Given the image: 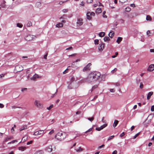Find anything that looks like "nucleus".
Returning <instances> with one entry per match:
<instances>
[{
	"mask_svg": "<svg viewBox=\"0 0 154 154\" xmlns=\"http://www.w3.org/2000/svg\"><path fill=\"white\" fill-rule=\"evenodd\" d=\"M103 75L101 73L97 71H94L90 73L87 78V80L89 81H101Z\"/></svg>",
	"mask_w": 154,
	"mask_h": 154,
	"instance_id": "nucleus-1",
	"label": "nucleus"
},
{
	"mask_svg": "<svg viewBox=\"0 0 154 154\" xmlns=\"http://www.w3.org/2000/svg\"><path fill=\"white\" fill-rule=\"evenodd\" d=\"M66 136V133L60 131L58 132L55 136V138L59 140H63L65 138Z\"/></svg>",
	"mask_w": 154,
	"mask_h": 154,
	"instance_id": "nucleus-2",
	"label": "nucleus"
},
{
	"mask_svg": "<svg viewBox=\"0 0 154 154\" xmlns=\"http://www.w3.org/2000/svg\"><path fill=\"white\" fill-rule=\"evenodd\" d=\"M35 37L34 36L31 35H29L25 37V39L27 41H30L35 39Z\"/></svg>",
	"mask_w": 154,
	"mask_h": 154,
	"instance_id": "nucleus-3",
	"label": "nucleus"
},
{
	"mask_svg": "<svg viewBox=\"0 0 154 154\" xmlns=\"http://www.w3.org/2000/svg\"><path fill=\"white\" fill-rule=\"evenodd\" d=\"M34 104L37 107L39 108H42L43 107V105L40 103L39 101L37 100H35Z\"/></svg>",
	"mask_w": 154,
	"mask_h": 154,
	"instance_id": "nucleus-4",
	"label": "nucleus"
},
{
	"mask_svg": "<svg viewBox=\"0 0 154 154\" xmlns=\"http://www.w3.org/2000/svg\"><path fill=\"white\" fill-rule=\"evenodd\" d=\"M44 130H39L35 132L33 134V135L35 136H38L41 135H42L44 134Z\"/></svg>",
	"mask_w": 154,
	"mask_h": 154,
	"instance_id": "nucleus-5",
	"label": "nucleus"
},
{
	"mask_svg": "<svg viewBox=\"0 0 154 154\" xmlns=\"http://www.w3.org/2000/svg\"><path fill=\"white\" fill-rule=\"evenodd\" d=\"M91 64V63H89L87 66H86L83 69V71L85 72L88 70H90V66Z\"/></svg>",
	"mask_w": 154,
	"mask_h": 154,
	"instance_id": "nucleus-6",
	"label": "nucleus"
},
{
	"mask_svg": "<svg viewBox=\"0 0 154 154\" xmlns=\"http://www.w3.org/2000/svg\"><path fill=\"white\" fill-rule=\"evenodd\" d=\"M107 125V124H105L101 126L100 127L96 128V130L97 131H100L106 127Z\"/></svg>",
	"mask_w": 154,
	"mask_h": 154,
	"instance_id": "nucleus-7",
	"label": "nucleus"
},
{
	"mask_svg": "<svg viewBox=\"0 0 154 154\" xmlns=\"http://www.w3.org/2000/svg\"><path fill=\"white\" fill-rule=\"evenodd\" d=\"M13 139V137L12 136H9L6 137L3 142V143H4L5 142L8 141L11 139Z\"/></svg>",
	"mask_w": 154,
	"mask_h": 154,
	"instance_id": "nucleus-8",
	"label": "nucleus"
},
{
	"mask_svg": "<svg viewBox=\"0 0 154 154\" xmlns=\"http://www.w3.org/2000/svg\"><path fill=\"white\" fill-rule=\"evenodd\" d=\"M77 24L78 26H82L83 24L82 19L80 18L78 19L77 22Z\"/></svg>",
	"mask_w": 154,
	"mask_h": 154,
	"instance_id": "nucleus-9",
	"label": "nucleus"
},
{
	"mask_svg": "<svg viewBox=\"0 0 154 154\" xmlns=\"http://www.w3.org/2000/svg\"><path fill=\"white\" fill-rule=\"evenodd\" d=\"M104 48V44L103 43L100 44L99 47V50L100 51H102Z\"/></svg>",
	"mask_w": 154,
	"mask_h": 154,
	"instance_id": "nucleus-10",
	"label": "nucleus"
},
{
	"mask_svg": "<svg viewBox=\"0 0 154 154\" xmlns=\"http://www.w3.org/2000/svg\"><path fill=\"white\" fill-rule=\"evenodd\" d=\"M154 70V65L151 64L149 66L147 70L149 71H152Z\"/></svg>",
	"mask_w": 154,
	"mask_h": 154,
	"instance_id": "nucleus-11",
	"label": "nucleus"
},
{
	"mask_svg": "<svg viewBox=\"0 0 154 154\" xmlns=\"http://www.w3.org/2000/svg\"><path fill=\"white\" fill-rule=\"evenodd\" d=\"M153 93L152 91H151V92H149L148 93V94L147 95V99L148 100L150 99L151 97V96L152 95H153Z\"/></svg>",
	"mask_w": 154,
	"mask_h": 154,
	"instance_id": "nucleus-12",
	"label": "nucleus"
},
{
	"mask_svg": "<svg viewBox=\"0 0 154 154\" xmlns=\"http://www.w3.org/2000/svg\"><path fill=\"white\" fill-rule=\"evenodd\" d=\"M47 150L48 152H51L52 151V149L51 146H50L47 148Z\"/></svg>",
	"mask_w": 154,
	"mask_h": 154,
	"instance_id": "nucleus-13",
	"label": "nucleus"
},
{
	"mask_svg": "<svg viewBox=\"0 0 154 154\" xmlns=\"http://www.w3.org/2000/svg\"><path fill=\"white\" fill-rule=\"evenodd\" d=\"M87 19L89 20H90L91 19V15L90 12H88L87 14Z\"/></svg>",
	"mask_w": 154,
	"mask_h": 154,
	"instance_id": "nucleus-14",
	"label": "nucleus"
},
{
	"mask_svg": "<svg viewBox=\"0 0 154 154\" xmlns=\"http://www.w3.org/2000/svg\"><path fill=\"white\" fill-rule=\"evenodd\" d=\"M119 121L117 120H115L113 124V126L115 128L119 123Z\"/></svg>",
	"mask_w": 154,
	"mask_h": 154,
	"instance_id": "nucleus-15",
	"label": "nucleus"
},
{
	"mask_svg": "<svg viewBox=\"0 0 154 154\" xmlns=\"http://www.w3.org/2000/svg\"><path fill=\"white\" fill-rule=\"evenodd\" d=\"M38 78V74H35L31 78V79L32 80H35V79L36 78Z\"/></svg>",
	"mask_w": 154,
	"mask_h": 154,
	"instance_id": "nucleus-16",
	"label": "nucleus"
},
{
	"mask_svg": "<svg viewBox=\"0 0 154 154\" xmlns=\"http://www.w3.org/2000/svg\"><path fill=\"white\" fill-rule=\"evenodd\" d=\"M122 38L121 37H118L116 40V42L118 44H119L121 42L122 40Z\"/></svg>",
	"mask_w": 154,
	"mask_h": 154,
	"instance_id": "nucleus-17",
	"label": "nucleus"
},
{
	"mask_svg": "<svg viewBox=\"0 0 154 154\" xmlns=\"http://www.w3.org/2000/svg\"><path fill=\"white\" fill-rule=\"evenodd\" d=\"M63 24L62 23H59L56 25V26L57 27H63Z\"/></svg>",
	"mask_w": 154,
	"mask_h": 154,
	"instance_id": "nucleus-18",
	"label": "nucleus"
},
{
	"mask_svg": "<svg viewBox=\"0 0 154 154\" xmlns=\"http://www.w3.org/2000/svg\"><path fill=\"white\" fill-rule=\"evenodd\" d=\"M114 33L113 31H111L110 32L109 34V36L111 38H112L114 35Z\"/></svg>",
	"mask_w": 154,
	"mask_h": 154,
	"instance_id": "nucleus-19",
	"label": "nucleus"
},
{
	"mask_svg": "<svg viewBox=\"0 0 154 154\" xmlns=\"http://www.w3.org/2000/svg\"><path fill=\"white\" fill-rule=\"evenodd\" d=\"M102 12L101 9L100 8H97L96 11V13H101Z\"/></svg>",
	"mask_w": 154,
	"mask_h": 154,
	"instance_id": "nucleus-20",
	"label": "nucleus"
},
{
	"mask_svg": "<svg viewBox=\"0 0 154 154\" xmlns=\"http://www.w3.org/2000/svg\"><path fill=\"white\" fill-rule=\"evenodd\" d=\"M27 126L26 125H24L23 126L22 128H20V131H22L23 130L26 129L27 128Z\"/></svg>",
	"mask_w": 154,
	"mask_h": 154,
	"instance_id": "nucleus-21",
	"label": "nucleus"
},
{
	"mask_svg": "<svg viewBox=\"0 0 154 154\" xmlns=\"http://www.w3.org/2000/svg\"><path fill=\"white\" fill-rule=\"evenodd\" d=\"M105 33L104 32H102L99 34V36L100 37H103L105 36Z\"/></svg>",
	"mask_w": 154,
	"mask_h": 154,
	"instance_id": "nucleus-22",
	"label": "nucleus"
},
{
	"mask_svg": "<svg viewBox=\"0 0 154 154\" xmlns=\"http://www.w3.org/2000/svg\"><path fill=\"white\" fill-rule=\"evenodd\" d=\"M146 20H147L151 21L152 18L149 15H147L146 17Z\"/></svg>",
	"mask_w": 154,
	"mask_h": 154,
	"instance_id": "nucleus-23",
	"label": "nucleus"
},
{
	"mask_svg": "<svg viewBox=\"0 0 154 154\" xmlns=\"http://www.w3.org/2000/svg\"><path fill=\"white\" fill-rule=\"evenodd\" d=\"M26 149V147L23 146H21L19 148V149L22 151H24Z\"/></svg>",
	"mask_w": 154,
	"mask_h": 154,
	"instance_id": "nucleus-24",
	"label": "nucleus"
},
{
	"mask_svg": "<svg viewBox=\"0 0 154 154\" xmlns=\"http://www.w3.org/2000/svg\"><path fill=\"white\" fill-rule=\"evenodd\" d=\"M110 40V38L108 37L105 36L104 38V40L105 42L109 41Z\"/></svg>",
	"mask_w": 154,
	"mask_h": 154,
	"instance_id": "nucleus-25",
	"label": "nucleus"
},
{
	"mask_svg": "<svg viewBox=\"0 0 154 154\" xmlns=\"http://www.w3.org/2000/svg\"><path fill=\"white\" fill-rule=\"evenodd\" d=\"M27 137L26 136H24L22 138L21 141H23V142H24L27 140Z\"/></svg>",
	"mask_w": 154,
	"mask_h": 154,
	"instance_id": "nucleus-26",
	"label": "nucleus"
},
{
	"mask_svg": "<svg viewBox=\"0 0 154 154\" xmlns=\"http://www.w3.org/2000/svg\"><path fill=\"white\" fill-rule=\"evenodd\" d=\"M98 87V85H94L92 88V90H91V92L93 91V90L96 88H97Z\"/></svg>",
	"mask_w": 154,
	"mask_h": 154,
	"instance_id": "nucleus-27",
	"label": "nucleus"
},
{
	"mask_svg": "<svg viewBox=\"0 0 154 154\" xmlns=\"http://www.w3.org/2000/svg\"><path fill=\"white\" fill-rule=\"evenodd\" d=\"M70 80L71 82H73L75 80V78L73 76H71L70 77Z\"/></svg>",
	"mask_w": 154,
	"mask_h": 154,
	"instance_id": "nucleus-28",
	"label": "nucleus"
},
{
	"mask_svg": "<svg viewBox=\"0 0 154 154\" xmlns=\"http://www.w3.org/2000/svg\"><path fill=\"white\" fill-rule=\"evenodd\" d=\"M32 23L30 21H28L27 24V26L29 27L32 26Z\"/></svg>",
	"mask_w": 154,
	"mask_h": 154,
	"instance_id": "nucleus-29",
	"label": "nucleus"
},
{
	"mask_svg": "<svg viewBox=\"0 0 154 154\" xmlns=\"http://www.w3.org/2000/svg\"><path fill=\"white\" fill-rule=\"evenodd\" d=\"M17 26L19 28H21L23 26V25L20 23H17Z\"/></svg>",
	"mask_w": 154,
	"mask_h": 154,
	"instance_id": "nucleus-30",
	"label": "nucleus"
},
{
	"mask_svg": "<svg viewBox=\"0 0 154 154\" xmlns=\"http://www.w3.org/2000/svg\"><path fill=\"white\" fill-rule=\"evenodd\" d=\"M88 119L91 122H92L94 120V117H91V118H88Z\"/></svg>",
	"mask_w": 154,
	"mask_h": 154,
	"instance_id": "nucleus-31",
	"label": "nucleus"
},
{
	"mask_svg": "<svg viewBox=\"0 0 154 154\" xmlns=\"http://www.w3.org/2000/svg\"><path fill=\"white\" fill-rule=\"evenodd\" d=\"M114 135H112L110 136L108 139V141H109L114 138Z\"/></svg>",
	"mask_w": 154,
	"mask_h": 154,
	"instance_id": "nucleus-32",
	"label": "nucleus"
},
{
	"mask_svg": "<svg viewBox=\"0 0 154 154\" xmlns=\"http://www.w3.org/2000/svg\"><path fill=\"white\" fill-rule=\"evenodd\" d=\"M140 132H139L137 133L134 137L133 139H135L136 138V137L138 136L140 134Z\"/></svg>",
	"mask_w": 154,
	"mask_h": 154,
	"instance_id": "nucleus-33",
	"label": "nucleus"
},
{
	"mask_svg": "<svg viewBox=\"0 0 154 154\" xmlns=\"http://www.w3.org/2000/svg\"><path fill=\"white\" fill-rule=\"evenodd\" d=\"M131 10V8L129 7L126 8L125 10L126 11L129 12Z\"/></svg>",
	"mask_w": 154,
	"mask_h": 154,
	"instance_id": "nucleus-34",
	"label": "nucleus"
},
{
	"mask_svg": "<svg viewBox=\"0 0 154 154\" xmlns=\"http://www.w3.org/2000/svg\"><path fill=\"white\" fill-rule=\"evenodd\" d=\"M99 40L98 39H95L94 40V43L95 45H98V44Z\"/></svg>",
	"mask_w": 154,
	"mask_h": 154,
	"instance_id": "nucleus-35",
	"label": "nucleus"
},
{
	"mask_svg": "<svg viewBox=\"0 0 154 154\" xmlns=\"http://www.w3.org/2000/svg\"><path fill=\"white\" fill-rule=\"evenodd\" d=\"M33 142V140H31L29 141L27 143V145H29V144H32V143Z\"/></svg>",
	"mask_w": 154,
	"mask_h": 154,
	"instance_id": "nucleus-36",
	"label": "nucleus"
},
{
	"mask_svg": "<svg viewBox=\"0 0 154 154\" xmlns=\"http://www.w3.org/2000/svg\"><path fill=\"white\" fill-rule=\"evenodd\" d=\"M53 105H51L49 107H47V109H48L49 110L51 109L52 108H53Z\"/></svg>",
	"mask_w": 154,
	"mask_h": 154,
	"instance_id": "nucleus-37",
	"label": "nucleus"
},
{
	"mask_svg": "<svg viewBox=\"0 0 154 154\" xmlns=\"http://www.w3.org/2000/svg\"><path fill=\"white\" fill-rule=\"evenodd\" d=\"M105 13H106V12L105 11H104L103 12V17H105V18H106L107 17V16L105 15Z\"/></svg>",
	"mask_w": 154,
	"mask_h": 154,
	"instance_id": "nucleus-38",
	"label": "nucleus"
},
{
	"mask_svg": "<svg viewBox=\"0 0 154 154\" xmlns=\"http://www.w3.org/2000/svg\"><path fill=\"white\" fill-rule=\"evenodd\" d=\"M143 85L142 82L140 83V88L141 89H142L143 88Z\"/></svg>",
	"mask_w": 154,
	"mask_h": 154,
	"instance_id": "nucleus-39",
	"label": "nucleus"
},
{
	"mask_svg": "<svg viewBox=\"0 0 154 154\" xmlns=\"http://www.w3.org/2000/svg\"><path fill=\"white\" fill-rule=\"evenodd\" d=\"M83 150V149L81 148L80 147L79 148V149L77 150H76V151L77 152H80L82 151Z\"/></svg>",
	"mask_w": 154,
	"mask_h": 154,
	"instance_id": "nucleus-40",
	"label": "nucleus"
},
{
	"mask_svg": "<svg viewBox=\"0 0 154 154\" xmlns=\"http://www.w3.org/2000/svg\"><path fill=\"white\" fill-rule=\"evenodd\" d=\"M68 11V10L67 9H64L63 10H62V11L63 13L67 12Z\"/></svg>",
	"mask_w": 154,
	"mask_h": 154,
	"instance_id": "nucleus-41",
	"label": "nucleus"
},
{
	"mask_svg": "<svg viewBox=\"0 0 154 154\" xmlns=\"http://www.w3.org/2000/svg\"><path fill=\"white\" fill-rule=\"evenodd\" d=\"M68 71V69H66L63 72V74H66V73H67Z\"/></svg>",
	"mask_w": 154,
	"mask_h": 154,
	"instance_id": "nucleus-42",
	"label": "nucleus"
},
{
	"mask_svg": "<svg viewBox=\"0 0 154 154\" xmlns=\"http://www.w3.org/2000/svg\"><path fill=\"white\" fill-rule=\"evenodd\" d=\"M127 0H119V1L122 3H124L127 1Z\"/></svg>",
	"mask_w": 154,
	"mask_h": 154,
	"instance_id": "nucleus-43",
	"label": "nucleus"
},
{
	"mask_svg": "<svg viewBox=\"0 0 154 154\" xmlns=\"http://www.w3.org/2000/svg\"><path fill=\"white\" fill-rule=\"evenodd\" d=\"M15 142H17V140H13L12 141H11V142H10L9 143H8V144H11V143H14Z\"/></svg>",
	"mask_w": 154,
	"mask_h": 154,
	"instance_id": "nucleus-44",
	"label": "nucleus"
},
{
	"mask_svg": "<svg viewBox=\"0 0 154 154\" xmlns=\"http://www.w3.org/2000/svg\"><path fill=\"white\" fill-rule=\"evenodd\" d=\"M136 82L137 84H139L140 82V79H136Z\"/></svg>",
	"mask_w": 154,
	"mask_h": 154,
	"instance_id": "nucleus-45",
	"label": "nucleus"
},
{
	"mask_svg": "<svg viewBox=\"0 0 154 154\" xmlns=\"http://www.w3.org/2000/svg\"><path fill=\"white\" fill-rule=\"evenodd\" d=\"M125 135V134L124 132H123L122 134L120 135V137H122L124 136Z\"/></svg>",
	"mask_w": 154,
	"mask_h": 154,
	"instance_id": "nucleus-46",
	"label": "nucleus"
},
{
	"mask_svg": "<svg viewBox=\"0 0 154 154\" xmlns=\"http://www.w3.org/2000/svg\"><path fill=\"white\" fill-rule=\"evenodd\" d=\"M116 70H117V69L116 68H115L113 70H112L111 71V72L112 73H113L115 72H116Z\"/></svg>",
	"mask_w": 154,
	"mask_h": 154,
	"instance_id": "nucleus-47",
	"label": "nucleus"
},
{
	"mask_svg": "<svg viewBox=\"0 0 154 154\" xmlns=\"http://www.w3.org/2000/svg\"><path fill=\"white\" fill-rule=\"evenodd\" d=\"M150 34V32L149 30H148L146 32V34L148 35V36L150 35L149 34Z\"/></svg>",
	"mask_w": 154,
	"mask_h": 154,
	"instance_id": "nucleus-48",
	"label": "nucleus"
},
{
	"mask_svg": "<svg viewBox=\"0 0 154 154\" xmlns=\"http://www.w3.org/2000/svg\"><path fill=\"white\" fill-rule=\"evenodd\" d=\"M151 110L152 112L154 111V106H152L151 108Z\"/></svg>",
	"mask_w": 154,
	"mask_h": 154,
	"instance_id": "nucleus-49",
	"label": "nucleus"
},
{
	"mask_svg": "<svg viewBox=\"0 0 154 154\" xmlns=\"http://www.w3.org/2000/svg\"><path fill=\"white\" fill-rule=\"evenodd\" d=\"M27 90L26 88H23L21 89V91L23 92L24 91H26Z\"/></svg>",
	"mask_w": 154,
	"mask_h": 154,
	"instance_id": "nucleus-50",
	"label": "nucleus"
},
{
	"mask_svg": "<svg viewBox=\"0 0 154 154\" xmlns=\"http://www.w3.org/2000/svg\"><path fill=\"white\" fill-rule=\"evenodd\" d=\"M54 131L53 130H52L51 131L49 132V134H53V133H54Z\"/></svg>",
	"mask_w": 154,
	"mask_h": 154,
	"instance_id": "nucleus-51",
	"label": "nucleus"
},
{
	"mask_svg": "<svg viewBox=\"0 0 154 154\" xmlns=\"http://www.w3.org/2000/svg\"><path fill=\"white\" fill-rule=\"evenodd\" d=\"M90 14L91 16H94L95 15V13L93 12L90 13Z\"/></svg>",
	"mask_w": 154,
	"mask_h": 154,
	"instance_id": "nucleus-52",
	"label": "nucleus"
},
{
	"mask_svg": "<svg viewBox=\"0 0 154 154\" xmlns=\"http://www.w3.org/2000/svg\"><path fill=\"white\" fill-rule=\"evenodd\" d=\"M110 91L112 92H114L115 91V90L113 89H110Z\"/></svg>",
	"mask_w": 154,
	"mask_h": 154,
	"instance_id": "nucleus-53",
	"label": "nucleus"
},
{
	"mask_svg": "<svg viewBox=\"0 0 154 154\" xmlns=\"http://www.w3.org/2000/svg\"><path fill=\"white\" fill-rule=\"evenodd\" d=\"M93 1V0H87V2L88 3H91Z\"/></svg>",
	"mask_w": 154,
	"mask_h": 154,
	"instance_id": "nucleus-54",
	"label": "nucleus"
},
{
	"mask_svg": "<svg viewBox=\"0 0 154 154\" xmlns=\"http://www.w3.org/2000/svg\"><path fill=\"white\" fill-rule=\"evenodd\" d=\"M81 113V112L80 111H78L76 112V115L79 114Z\"/></svg>",
	"mask_w": 154,
	"mask_h": 154,
	"instance_id": "nucleus-55",
	"label": "nucleus"
},
{
	"mask_svg": "<svg viewBox=\"0 0 154 154\" xmlns=\"http://www.w3.org/2000/svg\"><path fill=\"white\" fill-rule=\"evenodd\" d=\"M4 107V105L2 103H0V108H2Z\"/></svg>",
	"mask_w": 154,
	"mask_h": 154,
	"instance_id": "nucleus-56",
	"label": "nucleus"
},
{
	"mask_svg": "<svg viewBox=\"0 0 154 154\" xmlns=\"http://www.w3.org/2000/svg\"><path fill=\"white\" fill-rule=\"evenodd\" d=\"M117 151L115 150V151H114L112 153V154H117Z\"/></svg>",
	"mask_w": 154,
	"mask_h": 154,
	"instance_id": "nucleus-57",
	"label": "nucleus"
},
{
	"mask_svg": "<svg viewBox=\"0 0 154 154\" xmlns=\"http://www.w3.org/2000/svg\"><path fill=\"white\" fill-rule=\"evenodd\" d=\"M5 74H1L0 75V78H2L4 77Z\"/></svg>",
	"mask_w": 154,
	"mask_h": 154,
	"instance_id": "nucleus-58",
	"label": "nucleus"
},
{
	"mask_svg": "<svg viewBox=\"0 0 154 154\" xmlns=\"http://www.w3.org/2000/svg\"><path fill=\"white\" fill-rule=\"evenodd\" d=\"M104 146H105V145L104 144H103L102 145L99 146L98 148V149L101 148L103 147Z\"/></svg>",
	"mask_w": 154,
	"mask_h": 154,
	"instance_id": "nucleus-59",
	"label": "nucleus"
},
{
	"mask_svg": "<svg viewBox=\"0 0 154 154\" xmlns=\"http://www.w3.org/2000/svg\"><path fill=\"white\" fill-rule=\"evenodd\" d=\"M47 55H48L47 53L46 54H45V55H44V59H47Z\"/></svg>",
	"mask_w": 154,
	"mask_h": 154,
	"instance_id": "nucleus-60",
	"label": "nucleus"
},
{
	"mask_svg": "<svg viewBox=\"0 0 154 154\" xmlns=\"http://www.w3.org/2000/svg\"><path fill=\"white\" fill-rule=\"evenodd\" d=\"M92 128H90L89 130H88V131H86L85 132V133H86L87 132H89L91 131L92 130Z\"/></svg>",
	"mask_w": 154,
	"mask_h": 154,
	"instance_id": "nucleus-61",
	"label": "nucleus"
},
{
	"mask_svg": "<svg viewBox=\"0 0 154 154\" xmlns=\"http://www.w3.org/2000/svg\"><path fill=\"white\" fill-rule=\"evenodd\" d=\"M80 5L82 6H84V5H85V3H84V2H82L81 3V4H80Z\"/></svg>",
	"mask_w": 154,
	"mask_h": 154,
	"instance_id": "nucleus-62",
	"label": "nucleus"
},
{
	"mask_svg": "<svg viewBox=\"0 0 154 154\" xmlns=\"http://www.w3.org/2000/svg\"><path fill=\"white\" fill-rule=\"evenodd\" d=\"M132 7H135V5L134 4H132L130 5Z\"/></svg>",
	"mask_w": 154,
	"mask_h": 154,
	"instance_id": "nucleus-63",
	"label": "nucleus"
},
{
	"mask_svg": "<svg viewBox=\"0 0 154 154\" xmlns=\"http://www.w3.org/2000/svg\"><path fill=\"white\" fill-rule=\"evenodd\" d=\"M134 128V126H132L131 128V130L132 131Z\"/></svg>",
	"mask_w": 154,
	"mask_h": 154,
	"instance_id": "nucleus-64",
	"label": "nucleus"
}]
</instances>
